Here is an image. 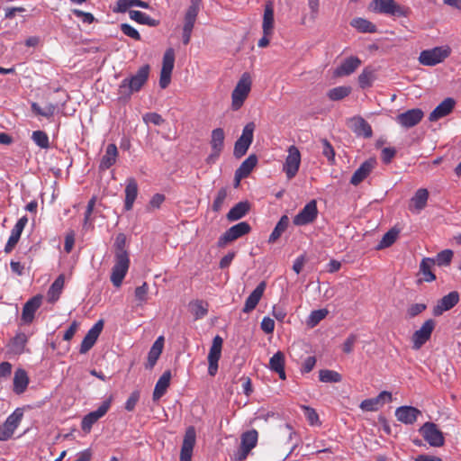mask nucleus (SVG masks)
<instances>
[{
  "instance_id": "nucleus-14",
  "label": "nucleus",
  "mask_w": 461,
  "mask_h": 461,
  "mask_svg": "<svg viewBox=\"0 0 461 461\" xmlns=\"http://www.w3.org/2000/svg\"><path fill=\"white\" fill-rule=\"evenodd\" d=\"M225 132L221 128H216L212 131L210 145L212 153L208 156L207 163H214L220 157L224 148Z\"/></svg>"
},
{
  "instance_id": "nucleus-51",
  "label": "nucleus",
  "mask_w": 461,
  "mask_h": 461,
  "mask_svg": "<svg viewBox=\"0 0 461 461\" xmlns=\"http://www.w3.org/2000/svg\"><path fill=\"white\" fill-rule=\"evenodd\" d=\"M32 111L37 114L46 118H50L54 115L56 111V105L49 104L46 107L41 108L37 103H32Z\"/></svg>"
},
{
  "instance_id": "nucleus-50",
  "label": "nucleus",
  "mask_w": 461,
  "mask_h": 461,
  "mask_svg": "<svg viewBox=\"0 0 461 461\" xmlns=\"http://www.w3.org/2000/svg\"><path fill=\"white\" fill-rule=\"evenodd\" d=\"M399 235V230L395 229H391L388 230L380 240L379 244L377 245V249H383L385 248L390 247L393 245L395 240H397Z\"/></svg>"
},
{
  "instance_id": "nucleus-36",
  "label": "nucleus",
  "mask_w": 461,
  "mask_h": 461,
  "mask_svg": "<svg viewBox=\"0 0 461 461\" xmlns=\"http://www.w3.org/2000/svg\"><path fill=\"white\" fill-rule=\"evenodd\" d=\"M269 368L277 373L280 379L286 378L285 372V355L281 351H277L269 360Z\"/></svg>"
},
{
  "instance_id": "nucleus-40",
  "label": "nucleus",
  "mask_w": 461,
  "mask_h": 461,
  "mask_svg": "<svg viewBox=\"0 0 461 461\" xmlns=\"http://www.w3.org/2000/svg\"><path fill=\"white\" fill-rule=\"evenodd\" d=\"M65 278L63 275H60L57 277V279L53 282L48 291V301L50 303L56 302L63 289Z\"/></svg>"
},
{
  "instance_id": "nucleus-24",
  "label": "nucleus",
  "mask_w": 461,
  "mask_h": 461,
  "mask_svg": "<svg viewBox=\"0 0 461 461\" xmlns=\"http://www.w3.org/2000/svg\"><path fill=\"white\" fill-rule=\"evenodd\" d=\"M359 58L350 56L347 58L334 71L336 77H347L354 73L361 65Z\"/></svg>"
},
{
  "instance_id": "nucleus-2",
  "label": "nucleus",
  "mask_w": 461,
  "mask_h": 461,
  "mask_svg": "<svg viewBox=\"0 0 461 461\" xmlns=\"http://www.w3.org/2000/svg\"><path fill=\"white\" fill-rule=\"evenodd\" d=\"M149 71V65H143L134 75L124 78L118 87L119 100L128 101L133 93L139 92L148 81Z\"/></svg>"
},
{
  "instance_id": "nucleus-35",
  "label": "nucleus",
  "mask_w": 461,
  "mask_h": 461,
  "mask_svg": "<svg viewBox=\"0 0 461 461\" xmlns=\"http://www.w3.org/2000/svg\"><path fill=\"white\" fill-rule=\"evenodd\" d=\"M170 379H171V373L170 371H165L163 375L159 377L154 392H153V400L158 401L167 392L169 384H170Z\"/></svg>"
},
{
  "instance_id": "nucleus-19",
  "label": "nucleus",
  "mask_w": 461,
  "mask_h": 461,
  "mask_svg": "<svg viewBox=\"0 0 461 461\" xmlns=\"http://www.w3.org/2000/svg\"><path fill=\"white\" fill-rule=\"evenodd\" d=\"M196 433L194 427L187 428L184 436L180 452V461H191L193 449L195 445Z\"/></svg>"
},
{
  "instance_id": "nucleus-34",
  "label": "nucleus",
  "mask_w": 461,
  "mask_h": 461,
  "mask_svg": "<svg viewBox=\"0 0 461 461\" xmlns=\"http://www.w3.org/2000/svg\"><path fill=\"white\" fill-rule=\"evenodd\" d=\"M138 194V185L134 178L131 177L127 179L125 187V203L124 208L126 211L132 209L134 201Z\"/></svg>"
},
{
  "instance_id": "nucleus-31",
  "label": "nucleus",
  "mask_w": 461,
  "mask_h": 461,
  "mask_svg": "<svg viewBox=\"0 0 461 461\" xmlns=\"http://www.w3.org/2000/svg\"><path fill=\"white\" fill-rule=\"evenodd\" d=\"M349 127L358 136L370 138L373 134L370 124L362 117H354L350 120Z\"/></svg>"
},
{
  "instance_id": "nucleus-44",
  "label": "nucleus",
  "mask_w": 461,
  "mask_h": 461,
  "mask_svg": "<svg viewBox=\"0 0 461 461\" xmlns=\"http://www.w3.org/2000/svg\"><path fill=\"white\" fill-rule=\"evenodd\" d=\"M289 224V218L286 215H284L280 218L279 221L276 225L272 233L269 236L268 242L275 243L279 237L283 234V232L287 229Z\"/></svg>"
},
{
  "instance_id": "nucleus-64",
  "label": "nucleus",
  "mask_w": 461,
  "mask_h": 461,
  "mask_svg": "<svg viewBox=\"0 0 461 461\" xmlns=\"http://www.w3.org/2000/svg\"><path fill=\"white\" fill-rule=\"evenodd\" d=\"M427 308L424 303H414L407 309V314L409 317L413 318L418 314L421 313Z\"/></svg>"
},
{
  "instance_id": "nucleus-41",
  "label": "nucleus",
  "mask_w": 461,
  "mask_h": 461,
  "mask_svg": "<svg viewBox=\"0 0 461 461\" xmlns=\"http://www.w3.org/2000/svg\"><path fill=\"white\" fill-rule=\"evenodd\" d=\"M262 29L264 34L271 35L274 29V10L271 5H267L263 16Z\"/></svg>"
},
{
  "instance_id": "nucleus-59",
  "label": "nucleus",
  "mask_w": 461,
  "mask_h": 461,
  "mask_svg": "<svg viewBox=\"0 0 461 461\" xmlns=\"http://www.w3.org/2000/svg\"><path fill=\"white\" fill-rule=\"evenodd\" d=\"M226 197H227V189L222 187L218 191L217 195L212 203L213 211L218 212L221 210Z\"/></svg>"
},
{
  "instance_id": "nucleus-62",
  "label": "nucleus",
  "mask_w": 461,
  "mask_h": 461,
  "mask_svg": "<svg viewBox=\"0 0 461 461\" xmlns=\"http://www.w3.org/2000/svg\"><path fill=\"white\" fill-rule=\"evenodd\" d=\"M139 399L140 393L138 391L132 392L125 402V409L128 411H133L137 402H139Z\"/></svg>"
},
{
  "instance_id": "nucleus-28",
  "label": "nucleus",
  "mask_w": 461,
  "mask_h": 461,
  "mask_svg": "<svg viewBox=\"0 0 461 461\" xmlns=\"http://www.w3.org/2000/svg\"><path fill=\"white\" fill-rule=\"evenodd\" d=\"M428 199V190L425 188L418 189L410 201L409 210L414 213L420 212L426 207Z\"/></svg>"
},
{
  "instance_id": "nucleus-27",
  "label": "nucleus",
  "mask_w": 461,
  "mask_h": 461,
  "mask_svg": "<svg viewBox=\"0 0 461 461\" xmlns=\"http://www.w3.org/2000/svg\"><path fill=\"white\" fill-rule=\"evenodd\" d=\"M258 163V158L256 155H249L239 167L235 172V186L240 185L242 178L247 177Z\"/></svg>"
},
{
  "instance_id": "nucleus-9",
  "label": "nucleus",
  "mask_w": 461,
  "mask_h": 461,
  "mask_svg": "<svg viewBox=\"0 0 461 461\" xmlns=\"http://www.w3.org/2000/svg\"><path fill=\"white\" fill-rule=\"evenodd\" d=\"M420 433L431 447H439L445 443L443 433L433 422L424 423L420 429Z\"/></svg>"
},
{
  "instance_id": "nucleus-12",
  "label": "nucleus",
  "mask_w": 461,
  "mask_h": 461,
  "mask_svg": "<svg viewBox=\"0 0 461 461\" xmlns=\"http://www.w3.org/2000/svg\"><path fill=\"white\" fill-rule=\"evenodd\" d=\"M436 322L432 319L427 320L422 326L416 330L411 338L412 348L415 350L420 349L431 337L434 330Z\"/></svg>"
},
{
  "instance_id": "nucleus-15",
  "label": "nucleus",
  "mask_w": 461,
  "mask_h": 461,
  "mask_svg": "<svg viewBox=\"0 0 461 461\" xmlns=\"http://www.w3.org/2000/svg\"><path fill=\"white\" fill-rule=\"evenodd\" d=\"M251 228L246 221L239 222L238 224L230 227L226 230L219 239L218 245L220 247L225 246L227 243L231 242L250 231Z\"/></svg>"
},
{
  "instance_id": "nucleus-1",
  "label": "nucleus",
  "mask_w": 461,
  "mask_h": 461,
  "mask_svg": "<svg viewBox=\"0 0 461 461\" xmlns=\"http://www.w3.org/2000/svg\"><path fill=\"white\" fill-rule=\"evenodd\" d=\"M113 246L115 263L112 269L111 282L115 287H120L130 267V258L125 249V234H117Z\"/></svg>"
},
{
  "instance_id": "nucleus-58",
  "label": "nucleus",
  "mask_w": 461,
  "mask_h": 461,
  "mask_svg": "<svg viewBox=\"0 0 461 461\" xmlns=\"http://www.w3.org/2000/svg\"><path fill=\"white\" fill-rule=\"evenodd\" d=\"M321 145H322V154L323 156H325L328 160L333 164L334 161H335V152H334V149L332 148V146L330 145V143L326 140V139H322L321 140Z\"/></svg>"
},
{
  "instance_id": "nucleus-17",
  "label": "nucleus",
  "mask_w": 461,
  "mask_h": 461,
  "mask_svg": "<svg viewBox=\"0 0 461 461\" xmlns=\"http://www.w3.org/2000/svg\"><path fill=\"white\" fill-rule=\"evenodd\" d=\"M317 215V203L315 200H312L294 216L293 222L296 226H303L312 222Z\"/></svg>"
},
{
  "instance_id": "nucleus-53",
  "label": "nucleus",
  "mask_w": 461,
  "mask_h": 461,
  "mask_svg": "<svg viewBox=\"0 0 461 461\" xmlns=\"http://www.w3.org/2000/svg\"><path fill=\"white\" fill-rule=\"evenodd\" d=\"M328 313L329 312L327 309L312 311L308 317L307 325L312 328L315 327L321 321H322L328 315Z\"/></svg>"
},
{
  "instance_id": "nucleus-16",
  "label": "nucleus",
  "mask_w": 461,
  "mask_h": 461,
  "mask_svg": "<svg viewBox=\"0 0 461 461\" xmlns=\"http://www.w3.org/2000/svg\"><path fill=\"white\" fill-rule=\"evenodd\" d=\"M223 340L217 335L212 339V344L208 354V374L211 376H214L218 370V361L221 356V348Z\"/></svg>"
},
{
  "instance_id": "nucleus-49",
  "label": "nucleus",
  "mask_w": 461,
  "mask_h": 461,
  "mask_svg": "<svg viewBox=\"0 0 461 461\" xmlns=\"http://www.w3.org/2000/svg\"><path fill=\"white\" fill-rule=\"evenodd\" d=\"M374 80L375 72L373 69L369 68H364L363 71L358 76V84L359 86L363 89L371 86Z\"/></svg>"
},
{
  "instance_id": "nucleus-48",
  "label": "nucleus",
  "mask_w": 461,
  "mask_h": 461,
  "mask_svg": "<svg viewBox=\"0 0 461 461\" xmlns=\"http://www.w3.org/2000/svg\"><path fill=\"white\" fill-rule=\"evenodd\" d=\"M319 378L322 383H339L342 380L339 373L330 369L320 370Z\"/></svg>"
},
{
  "instance_id": "nucleus-63",
  "label": "nucleus",
  "mask_w": 461,
  "mask_h": 461,
  "mask_svg": "<svg viewBox=\"0 0 461 461\" xmlns=\"http://www.w3.org/2000/svg\"><path fill=\"white\" fill-rule=\"evenodd\" d=\"M135 6V0H118L116 2L115 12L124 13L131 7Z\"/></svg>"
},
{
  "instance_id": "nucleus-4",
  "label": "nucleus",
  "mask_w": 461,
  "mask_h": 461,
  "mask_svg": "<svg viewBox=\"0 0 461 461\" xmlns=\"http://www.w3.org/2000/svg\"><path fill=\"white\" fill-rule=\"evenodd\" d=\"M369 10L388 15L407 16V9L398 5L394 0H373L369 5Z\"/></svg>"
},
{
  "instance_id": "nucleus-22",
  "label": "nucleus",
  "mask_w": 461,
  "mask_h": 461,
  "mask_svg": "<svg viewBox=\"0 0 461 461\" xmlns=\"http://www.w3.org/2000/svg\"><path fill=\"white\" fill-rule=\"evenodd\" d=\"M391 401L392 393L387 391H383L375 398L364 400L360 403V409L365 411H375L382 407L385 402Z\"/></svg>"
},
{
  "instance_id": "nucleus-57",
  "label": "nucleus",
  "mask_w": 461,
  "mask_h": 461,
  "mask_svg": "<svg viewBox=\"0 0 461 461\" xmlns=\"http://www.w3.org/2000/svg\"><path fill=\"white\" fill-rule=\"evenodd\" d=\"M149 286L147 283H143L141 285L136 287L134 295L140 304L145 303L148 299Z\"/></svg>"
},
{
  "instance_id": "nucleus-32",
  "label": "nucleus",
  "mask_w": 461,
  "mask_h": 461,
  "mask_svg": "<svg viewBox=\"0 0 461 461\" xmlns=\"http://www.w3.org/2000/svg\"><path fill=\"white\" fill-rule=\"evenodd\" d=\"M455 102L452 98H446L429 114V119L435 122L447 115L454 108Z\"/></svg>"
},
{
  "instance_id": "nucleus-20",
  "label": "nucleus",
  "mask_w": 461,
  "mask_h": 461,
  "mask_svg": "<svg viewBox=\"0 0 461 461\" xmlns=\"http://www.w3.org/2000/svg\"><path fill=\"white\" fill-rule=\"evenodd\" d=\"M104 328V321L99 320L86 333L80 345V353L89 351L96 342Z\"/></svg>"
},
{
  "instance_id": "nucleus-11",
  "label": "nucleus",
  "mask_w": 461,
  "mask_h": 461,
  "mask_svg": "<svg viewBox=\"0 0 461 461\" xmlns=\"http://www.w3.org/2000/svg\"><path fill=\"white\" fill-rule=\"evenodd\" d=\"M296 436L294 429L288 423L280 425L276 430V441L280 445H285L289 447V452L285 456L287 458L296 448L297 442H294V438Z\"/></svg>"
},
{
  "instance_id": "nucleus-25",
  "label": "nucleus",
  "mask_w": 461,
  "mask_h": 461,
  "mask_svg": "<svg viewBox=\"0 0 461 461\" xmlns=\"http://www.w3.org/2000/svg\"><path fill=\"white\" fill-rule=\"evenodd\" d=\"M421 412L412 406H401L395 411L397 420L404 424H413Z\"/></svg>"
},
{
  "instance_id": "nucleus-61",
  "label": "nucleus",
  "mask_w": 461,
  "mask_h": 461,
  "mask_svg": "<svg viewBox=\"0 0 461 461\" xmlns=\"http://www.w3.org/2000/svg\"><path fill=\"white\" fill-rule=\"evenodd\" d=\"M146 123H152L154 125H161L164 122L162 116L157 113H148L143 116Z\"/></svg>"
},
{
  "instance_id": "nucleus-18",
  "label": "nucleus",
  "mask_w": 461,
  "mask_h": 461,
  "mask_svg": "<svg viewBox=\"0 0 461 461\" xmlns=\"http://www.w3.org/2000/svg\"><path fill=\"white\" fill-rule=\"evenodd\" d=\"M111 406V398L104 401L96 411L86 415L81 422V428L85 432H89L93 424L105 415Z\"/></svg>"
},
{
  "instance_id": "nucleus-10",
  "label": "nucleus",
  "mask_w": 461,
  "mask_h": 461,
  "mask_svg": "<svg viewBox=\"0 0 461 461\" xmlns=\"http://www.w3.org/2000/svg\"><path fill=\"white\" fill-rule=\"evenodd\" d=\"M23 412L21 409H16L11 415L7 417L3 425L0 426V440L6 441L14 435V430L18 428Z\"/></svg>"
},
{
  "instance_id": "nucleus-5",
  "label": "nucleus",
  "mask_w": 461,
  "mask_h": 461,
  "mask_svg": "<svg viewBox=\"0 0 461 461\" xmlns=\"http://www.w3.org/2000/svg\"><path fill=\"white\" fill-rule=\"evenodd\" d=\"M451 50L448 46L435 47L430 50H422L419 56V62L423 66L432 67L441 63L450 55Z\"/></svg>"
},
{
  "instance_id": "nucleus-52",
  "label": "nucleus",
  "mask_w": 461,
  "mask_h": 461,
  "mask_svg": "<svg viewBox=\"0 0 461 461\" xmlns=\"http://www.w3.org/2000/svg\"><path fill=\"white\" fill-rule=\"evenodd\" d=\"M32 140L41 149H48L50 146L49 136L43 131H34L32 134Z\"/></svg>"
},
{
  "instance_id": "nucleus-55",
  "label": "nucleus",
  "mask_w": 461,
  "mask_h": 461,
  "mask_svg": "<svg viewBox=\"0 0 461 461\" xmlns=\"http://www.w3.org/2000/svg\"><path fill=\"white\" fill-rule=\"evenodd\" d=\"M190 311L195 319H201L207 314V309L202 301H195L191 303Z\"/></svg>"
},
{
  "instance_id": "nucleus-8",
  "label": "nucleus",
  "mask_w": 461,
  "mask_h": 461,
  "mask_svg": "<svg viewBox=\"0 0 461 461\" xmlns=\"http://www.w3.org/2000/svg\"><path fill=\"white\" fill-rule=\"evenodd\" d=\"M287 156L283 165V171L287 179L294 178L298 173L301 165V153L297 147L292 145L287 149Z\"/></svg>"
},
{
  "instance_id": "nucleus-26",
  "label": "nucleus",
  "mask_w": 461,
  "mask_h": 461,
  "mask_svg": "<svg viewBox=\"0 0 461 461\" xmlns=\"http://www.w3.org/2000/svg\"><path fill=\"white\" fill-rule=\"evenodd\" d=\"M41 295H36L26 302L22 312V321L24 323L29 324L33 321L34 314L41 304Z\"/></svg>"
},
{
  "instance_id": "nucleus-38",
  "label": "nucleus",
  "mask_w": 461,
  "mask_h": 461,
  "mask_svg": "<svg viewBox=\"0 0 461 461\" xmlns=\"http://www.w3.org/2000/svg\"><path fill=\"white\" fill-rule=\"evenodd\" d=\"M250 205L248 202H240L235 204L227 213L229 221H238L244 217L249 211Z\"/></svg>"
},
{
  "instance_id": "nucleus-3",
  "label": "nucleus",
  "mask_w": 461,
  "mask_h": 461,
  "mask_svg": "<svg viewBox=\"0 0 461 461\" xmlns=\"http://www.w3.org/2000/svg\"><path fill=\"white\" fill-rule=\"evenodd\" d=\"M251 86L252 79L249 73H243L231 93V109L233 111L241 108L251 91Z\"/></svg>"
},
{
  "instance_id": "nucleus-39",
  "label": "nucleus",
  "mask_w": 461,
  "mask_h": 461,
  "mask_svg": "<svg viewBox=\"0 0 461 461\" xmlns=\"http://www.w3.org/2000/svg\"><path fill=\"white\" fill-rule=\"evenodd\" d=\"M435 265L434 258H425L420 264V273L423 276L426 282H432L436 279V276L432 273V267Z\"/></svg>"
},
{
  "instance_id": "nucleus-29",
  "label": "nucleus",
  "mask_w": 461,
  "mask_h": 461,
  "mask_svg": "<svg viewBox=\"0 0 461 461\" xmlns=\"http://www.w3.org/2000/svg\"><path fill=\"white\" fill-rule=\"evenodd\" d=\"M266 286V282L262 281L249 295V297L246 299L245 305L243 308L244 312H249L256 308V306L258 305V303H259L260 299L263 296Z\"/></svg>"
},
{
  "instance_id": "nucleus-7",
  "label": "nucleus",
  "mask_w": 461,
  "mask_h": 461,
  "mask_svg": "<svg viewBox=\"0 0 461 461\" xmlns=\"http://www.w3.org/2000/svg\"><path fill=\"white\" fill-rule=\"evenodd\" d=\"M254 131V122H249L244 126L241 136L236 140L234 144L233 155L237 158H241L247 153L253 140Z\"/></svg>"
},
{
  "instance_id": "nucleus-56",
  "label": "nucleus",
  "mask_w": 461,
  "mask_h": 461,
  "mask_svg": "<svg viewBox=\"0 0 461 461\" xmlns=\"http://www.w3.org/2000/svg\"><path fill=\"white\" fill-rule=\"evenodd\" d=\"M302 409L303 410L304 416L306 417L310 425L315 426L321 424L319 415L313 408L303 405Z\"/></svg>"
},
{
  "instance_id": "nucleus-60",
  "label": "nucleus",
  "mask_w": 461,
  "mask_h": 461,
  "mask_svg": "<svg viewBox=\"0 0 461 461\" xmlns=\"http://www.w3.org/2000/svg\"><path fill=\"white\" fill-rule=\"evenodd\" d=\"M121 31L128 37H131L136 41L140 40V35L139 32L128 23H122Z\"/></svg>"
},
{
  "instance_id": "nucleus-30",
  "label": "nucleus",
  "mask_w": 461,
  "mask_h": 461,
  "mask_svg": "<svg viewBox=\"0 0 461 461\" xmlns=\"http://www.w3.org/2000/svg\"><path fill=\"white\" fill-rule=\"evenodd\" d=\"M375 160L371 158L364 163L361 164V166L355 171L353 174L350 183L353 185H357L360 184L364 179H366L368 175L371 173L373 168L375 167Z\"/></svg>"
},
{
  "instance_id": "nucleus-47",
  "label": "nucleus",
  "mask_w": 461,
  "mask_h": 461,
  "mask_svg": "<svg viewBox=\"0 0 461 461\" xmlns=\"http://www.w3.org/2000/svg\"><path fill=\"white\" fill-rule=\"evenodd\" d=\"M351 93V87L340 86L331 88L327 93L328 97L332 101H339L347 97Z\"/></svg>"
},
{
  "instance_id": "nucleus-21",
  "label": "nucleus",
  "mask_w": 461,
  "mask_h": 461,
  "mask_svg": "<svg viewBox=\"0 0 461 461\" xmlns=\"http://www.w3.org/2000/svg\"><path fill=\"white\" fill-rule=\"evenodd\" d=\"M424 113L419 108L411 109L396 116V122L404 128H411L417 125L423 118Z\"/></svg>"
},
{
  "instance_id": "nucleus-46",
  "label": "nucleus",
  "mask_w": 461,
  "mask_h": 461,
  "mask_svg": "<svg viewBox=\"0 0 461 461\" xmlns=\"http://www.w3.org/2000/svg\"><path fill=\"white\" fill-rule=\"evenodd\" d=\"M26 343L27 336L24 333H19L12 339L10 350L14 354L20 355L24 352Z\"/></svg>"
},
{
  "instance_id": "nucleus-13",
  "label": "nucleus",
  "mask_w": 461,
  "mask_h": 461,
  "mask_svg": "<svg viewBox=\"0 0 461 461\" xmlns=\"http://www.w3.org/2000/svg\"><path fill=\"white\" fill-rule=\"evenodd\" d=\"M175 64V51L167 49L163 56L162 68L160 71L159 86L165 89L170 83L171 74Z\"/></svg>"
},
{
  "instance_id": "nucleus-6",
  "label": "nucleus",
  "mask_w": 461,
  "mask_h": 461,
  "mask_svg": "<svg viewBox=\"0 0 461 461\" xmlns=\"http://www.w3.org/2000/svg\"><path fill=\"white\" fill-rule=\"evenodd\" d=\"M200 10V0H191V4L187 8L185 17L182 32V40L185 45L190 42L192 32Z\"/></svg>"
},
{
  "instance_id": "nucleus-54",
  "label": "nucleus",
  "mask_w": 461,
  "mask_h": 461,
  "mask_svg": "<svg viewBox=\"0 0 461 461\" xmlns=\"http://www.w3.org/2000/svg\"><path fill=\"white\" fill-rule=\"evenodd\" d=\"M453 258V251L451 249H445L438 253L436 256L435 264L438 266H448Z\"/></svg>"
},
{
  "instance_id": "nucleus-33",
  "label": "nucleus",
  "mask_w": 461,
  "mask_h": 461,
  "mask_svg": "<svg viewBox=\"0 0 461 461\" xmlns=\"http://www.w3.org/2000/svg\"><path fill=\"white\" fill-rule=\"evenodd\" d=\"M118 149L115 144H108L105 149V153L103 156L99 168L101 170H106L115 164L118 158Z\"/></svg>"
},
{
  "instance_id": "nucleus-23",
  "label": "nucleus",
  "mask_w": 461,
  "mask_h": 461,
  "mask_svg": "<svg viewBox=\"0 0 461 461\" xmlns=\"http://www.w3.org/2000/svg\"><path fill=\"white\" fill-rule=\"evenodd\" d=\"M459 301V294L457 292L453 291L448 294L443 296L433 308V314L435 316L441 315L444 312L452 309Z\"/></svg>"
},
{
  "instance_id": "nucleus-37",
  "label": "nucleus",
  "mask_w": 461,
  "mask_h": 461,
  "mask_svg": "<svg viewBox=\"0 0 461 461\" xmlns=\"http://www.w3.org/2000/svg\"><path fill=\"white\" fill-rule=\"evenodd\" d=\"M29 384L27 373L23 369H17L14 376V391L17 394L23 393Z\"/></svg>"
},
{
  "instance_id": "nucleus-45",
  "label": "nucleus",
  "mask_w": 461,
  "mask_h": 461,
  "mask_svg": "<svg viewBox=\"0 0 461 461\" xmlns=\"http://www.w3.org/2000/svg\"><path fill=\"white\" fill-rule=\"evenodd\" d=\"M350 25L360 32H375L376 26L364 18H355L350 22Z\"/></svg>"
},
{
  "instance_id": "nucleus-42",
  "label": "nucleus",
  "mask_w": 461,
  "mask_h": 461,
  "mask_svg": "<svg viewBox=\"0 0 461 461\" xmlns=\"http://www.w3.org/2000/svg\"><path fill=\"white\" fill-rule=\"evenodd\" d=\"M258 433L256 429H251L244 432L241 435L240 447L247 448L251 451L258 443Z\"/></svg>"
},
{
  "instance_id": "nucleus-43",
  "label": "nucleus",
  "mask_w": 461,
  "mask_h": 461,
  "mask_svg": "<svg viewBox=\"0 0 461 461\" xmlns=\"http://www.w3.org/2000/svg\"><path fill=\"white\" fill-rule=\"evenodd\" d=\"M130 18L140 24L149 26H157L158 22L151 18L149 15L140 11L131 10L129 12Z\"/></svg>"
}]
</instances>
